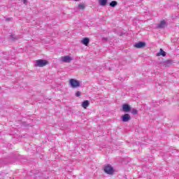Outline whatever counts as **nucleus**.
<instances>
[{"label":"nucleus","mask_w":179,"mask_h":179,"mask_svg":"<svg viewBox=\"0 0 179 179\" xmlns=\"http://www.w3.org/2000/svg\"><path fill=\"white\" fill-rule=\"evenodd\" d=\"M90 105V103L88 100H85L82 103V107H83V108H87V107H89Z\"/></svg>","instance_id":"9d476101"},{"label":"nucleus","mask_w":179,"mask_h":179,"mask_svg":"<svg viewBox=\"0 0 179 179\" xmlns=\"http://www.w3.org/2000/svg\"><path fill=\"white\" fill-rule=\"evenodd\" d=\"M103 171L109 176H113V174H114V168H113V166L108 164L103 166Z\"/></svg>","instance_id":"f257e3e1"},{"label":"nucleus","mask_w":179,"mask_h":179,"mask_svg":"<svg viewBox=\"0 0 179 179\" xmlns=\"http://www.w3.org/2000/svg\"><path fill=\"white\" fill-rule=\"evenodd\" d=\"M99 3L101 6H106L107 4V0H99Z\"/></svg>","instance_id":"ddd939ff"},{"label":"nucleus","mask_w":179,"mask_h":179,"mask_svg":"<svg viewBox=\"0 0 179 179\" xmlns=\"http://www.w3.org/2000/svg\"><path fill=\"white\" fill-rule=\"evenodd\" d=\"M10 38H12V40H17V37H16L15 34H11Z\"/></svg>","instance_id":"dca6fc26"},{"label":"nucleus","mask_w":179,"mask_h":179,"mask_svg":"<svg viewBox=\"0 0 179 179\" xmlns=\"http://www.w3.org/2000/svg\"><path fill=\"white\" fill-rule=\"evenodd\" d=\"M11 19H12V18H6V21H9V20H10Z\"/></svg>","instance_id":"aec40b11"},{"label":"nucleus","mask_w":179,"mask_h":179,"mask_svg":"<svg viewBox=\"0 0 179 179\" xmlns=\"http://www.w3.org/2000/svg\"><path fill=\"white\" fill-rule=\"evenodd\" d=\"M73 59H72V57H71V56H63L61 57V61H62V62H66V63H69L71 62V61H72Z\"/></svg>","instance_id":"39448f33"},{"label":"nucleus","mask_w":179,"mask_h":179,"mask_svg":"<svg viewBox=\"0 0 179 179\" xmlns=\"http://www.w3.org/2000/svg\"><path fill=\"white\" fill-rule=\"evenodd\" d=\"M121 120L123 122H129L131 121V115L126 113L121 117Z\"/></svg>","instance_id":"20e7f679"},{"label":"nucleus","mask_w":179,"mask_h":179,"mask_svg":"<svg viewBox=\"0 0 179 179\" xmlns=\"http://www.w3.org/2000/svg\"><path fill=\"white\" fill-rule=\"evenodd\" d=\"M82 44H83L84 45H89V43H90V39H89V38H84L82 41H81Z\"/></svg>","instance_id":"1a4fd4ad"},{"label":"nucleus","mask_w":179,"mask_h":179,"mask_svg":"<svg viewBox=\"0 0 179 179\" xmlns=\"http://www.w3.org/2000/svg\"><path fill=\"white\" fill-rule=\"evenodd\" d=\"M24 5H27V0H22Z\"/></svg>","instance_id":"6ab92c4d"},{"label":"nucleus","mask_w":179,"mask_h":179,"mask_svg":"<svg viewBox=\"0 0 179 179\" xmlns=\"http://www.w3.org/2000/svg\"><path fill=\"white\" fill-rule=\"evenodd\" d=\"M69 85L73 89H76V87H80V83L76 79H70Z\"/></svg>","instance_id":"f03ea898"},{"label":"nucleus","mask_w":179,"mask_h":179,"mask_svg":"<svg viewBox=\"0 0 179 179\" xmlns=\"http://www.w3.org/2000/svg\"><path fill=\"white\" fill-rule=\"evenodd\" d=\"M78 8L80 9H85V6H83V4H79Z\"/></svg>","instance_id":"a211bd4d"},{"label":"nucleus","mask_w":179,"mask_h":179,"mask_svg":"<svg viewBox=\"0 0 179 179\" xmlns=\"http://www.w3.org/2000/svg\"><path fill=\"white\" fill-rule=\"evenodd\" d=\"M171 64H173V62L171 60H170V59L166 60V61L163 62V65L166 68H167V66H170V65H171Z\"/></svg>","instance_id":"9b49d317"},{"label":"nucleus","mask_w":179,"mask_h":179,"mask_svg":"<svg viewBox=\"0 0 179 179\" xmlns=\"http://www.w3.org/2000/svg\"><path fill=\"white\" fill-rule=\"evenodd\" d=\"M48 65V61L45 59H38L35 62V66H38L39 68H43Z\"/></svg>","instance_id":"7ed1b4c3"},{"label":"nucleus","mask_w":179,"mask_h":179,"mask_svg":"<svg viewBox=\"0 0 179 179\" xmlns=\"http://www.w3.org/2000/svg\"><path fill=\"white\" fill-rule=\"evenodd\" d=\"M166 57V52H164V50H163V49L159 50V52L158 53H157V57Z\"/></svg>","instance_id":"f8f14e48"},{"label":"nucleus","mask_w":179,"mask_h":179,"mask_svg":"<svg viewBox=\"0 0 179 179\" xmlns=\"http://www.w3.org/2000/svg\"><path fill=\"white\" fill-rule=\"evenodd\" d=\"M131 114H134V115H136V114H138V110L133 108L131 110Z\"/></svg>","instance_id":"2eb2a0df"},{"label":"nucleus","mask_w":179,"mask_h":179,"mask_svg":"<svg viewBox=\"0 0 179 179\" xmlns=\"http://www.w3.org/2000/svg\"><path fill=\"white\" fill-rule=\"evenodd\" d=\"M76 97H80V92L78 91V92L76 93Z\"/></svg>","instance_id":"f3484780"},{"label":"nucleus","mask_w":179,"mask_h":179,"mask_svg":"<svg viewBox=\"0 0 179 179\" xmlns=\"http://www.w3.org/2000/svg\"><path fill=\"white\" fill-rule=\"evenodd\" d=\"M166 27V21L162 20L160 23L157 26V29H164Z\"/></svg>","instance_id":"6e6552de"},{"label":"nucleus","mask_w":179,"mask_h":179,"mask_svg":"<svg viewBox=\"0 0 179 179\" xmlns=\"http://www.w3.org/2000/svg\"><path fill=\"white\" fill-rule=\"evenodd\" d=\"M135 48H145L146 47V43L145 42H138L134 44Z\"/></svg>","instance_id":"423d86ee"},{"label":"nucleus","mask_w":179,"mask_h":179,"mask_svg":"<svg viewBox=\"0 0 179 179\" xmlns=\"http://www.w3.org/2000/svg\"><path fill=\"white\" fill-rule=\"evenodd\" d=\"M117 2L115 1H113L110 3V6H111V8H115V6H117Z\"/></svg>","instance_id":"4468645a"},{"label":"nucleus","mask_w":179,"mask_h":179,"mask_svg":"<svg viewBox=\"0 0 179 179\" xmlns=\"http://www.w3.org/2000/svg\"><path fill=\"white\" fill-rule=\"evenodd\" d=\"M122 111L124 113H129L131 111V106L127 103H124L122 105Z\"/></svg>","instance_id":"0eeeda50"}]
</instances>
